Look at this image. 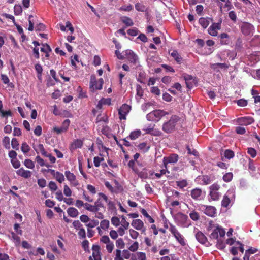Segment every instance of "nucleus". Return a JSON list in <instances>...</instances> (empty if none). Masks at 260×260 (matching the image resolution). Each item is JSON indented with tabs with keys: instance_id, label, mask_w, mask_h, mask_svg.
<instances>
[{
	"instance_id": "nucleus-10",
	"label": "nucleus",
	"mask_w": 260,
	"mask_h": 260,
	"mask_svg": "<svg viewBox=\"0 0 260 260\" xmlns=\"http://www.w3.org/2000/svg\"><path fill=\"white\" fill-rule=\"evenodd\" d=\"M103 82V79L102 78H100L98 81H96L94 78H91L90 82V85L93 89L100 90L102 88Z\"/></svg>"
},
{
	"instance_id": "nucleus-11",
	"label": "nucleus",
	"mask_w": 260,
	"mask_h": 260,
	"mask_svg": "<svg viewBox=\"0 0 260 260\" xmlns=\"http://www.w3.org/2000/svg\"><path fill=\"white\" fill-rule=\"evenodd\" d=\"M202 190L200 188L192 189L190 192L191 197L196 200H201L203 199Z\"/></svg>"
},
{
	"instance_id": "nucleus-36",
	"label": "nucleus",
	"mask_w": 260,
	"mask_h": 260,
	"mask_svg": "<svg viewBox=\"0 0 260 260\" xmlns=\"http://www.w3.org/2000/svg\"><path fill=\"white\" fill-rule=\"evenodd\" d=\"M141 212L145 217L148 218L150 223H153L154 222V220L148 214L144 209H142Z\"/></svg>"
},
{
	"instance_id": "nucleus-62",
	"label": "nucleus",
	"mask_w": 260,
	"mask_h": 260,
	"mask_svg": "<svg viewBox=\"0 0 260 260\" xmlns=\"http://www.w3.org/2000/svg\"><path fill=\"white\" fill-rule=\"evenodd\" d=\"M220 186L217 183H214L209 187L210 191H218Z\"/></svg>"
},
{
	"instance_id": "nucleus-61",
	"label": "nucleus",
	"mask_w": 260,
	"mask_h": 260,
	"mask_svg": "<svg viewBox=\"0 0 260 260\" xmlns=\"http://www.w3.org/2000/svg\"><path fill=\"white\" fill-rule=\"evenodd\" d=\"M151 92L157 95H159L160 94V89L156 86H154L151 88Z\"/></svg>"
},
{
	"instance_id": "nucleus-14",
	"label": "nucleus",
	"mask_w": 260,
	"mask_h": 260,
	"mask_svg": "<svg viewBox=\"0 0 260 260\" xmlns=\"http://www.w3.org/2000/svg\"><path fill=\"white\" fill-rule=\"evenodd\" d=\"M241 30L245 35H250L253 31V26L248 23L244 24L241 26Z\"/></svg>"
},
{
	"instance_id": "nucleus-50",
	"label": "nucleus",
	"mask_w": 260,
	"mask_h": 260,
	"mask_svg": "<svg viewBox=\"0 0 260 260\" xmlns=\"http://www.w3.org/2000/svg\"><path fill=\"white\" fill-rule=\"evenodd\" d=\"M202 180L205 185L209 184L211 183V178L209 176L204 175L202 177Z\"/></svg>"
},
{
	"instance_id": "nucleus-44",
	"label": "nucleus",
	"mask_w": 260,
	"mask_h": 260,
	"mask_svg": "<svg viewBox=\"0 0 260 260\" xmlns=\"http://www.w3.org/2000/svg\"><path fill=\"white\" fill-rule=\"evenodd\" d=\"M116 246L118 248H123L125 246L124 242L122 239H118L116 242Z\"/></svg>"
},
{
	"instance_id": "nucleus-63",
	"label": "nucleus",
	"mask_w": 260,
	"mask_h": 260,
	"mask_svg": "<svg viewBox=\"0 0 260 260\" xmlns=\"http://www.w3.org/2000/svg\"><path fill=\"white\" fill-rule=\"evenodd\" d=\"M111 223L114 225L117 226L120 224L119 219L117 217H113L111 219Z\"/></svg>"
},
{
	"instance_id": "nucleus-19",
	"label": "nucleus",
	"mask_w": 260,
	"mask_h": 260,
	"mask_svg": "<svg viewBox=\"0 0 260 260\" xmlns=\"http://www.w3.org/2000/svg\"><path fill=\"white\" fill-rule=\"evenodd\" d=\"M169 54L177 62L180 63L182 60V57L179 55L178 52L173 50L169 51Z\"/></svg>"
},
{
	"instance_id": "nucleus-13",
	"label": "nucleus",
	"mask_w": 260,
	"mask_h": 260,
	"mask_svg": "<svg viewBox=\"0 0 260 260\" xmlns=\"http://www.w3.org/2000/svg\"><path fill=\"white\" fill-rule=\"evenodd\" d=\"M254 119L251 117H243L238 119V123L241 125H248L254 122Z\"/></svg>"
},
{
	"instance_id": "nucleus-8",
	"label": "nucleus",
	"mask_w": 260,
	"mask_h": 260,
	"mask_svg": "<svg viewBox=\"0 0 260 260\" xmlns=\"http://www.w3.org/2000/svg\"><path fill=\"white\" fill-rule=\"evenodd\" d=\"M125 55V58L127 59L130 62L136 63L138 59L137 56L131 50H126L123 51Z\"/></svg>"
},
{
	"instance_id": "nucleus-37",
	"label": "nucleus",
	"mask_w": 260,
	"mask_h": 260,
	"mask_svg": "<svg viewBox=\"0 0 260 260\" xmlns=\"http://www.w3.org/2000/svg\"><path fill=\"white\" fill-rule=\"evenodd\" d=\"M230 203V200L229 198L226 195L224 196L221 202L222 206L223 207H226L228 206Z\"/></svg>"
},
{
	"instance_id": "nucleus-9",
	"label": "nucleus",
	"mask_w": 260,
	"mask_h": 260,
	"mask_svg": "<svg viewBox=\"0 0 260 260\" xmlns=\"http://www.w3.org/2000/svg\"><path fill=\"white\" fill-rule=\"evenodd\" d=\"M100 247L98 245H93L92 247V254L89 258V260H101L100 252Z\"/></svg>"
},
{
	"instance_id": "nucleus-54",
	"label": "nucleus",
	"mask_w": 260,
	"mask_h": 260,
	"mask_svg": "<svg viewBox=\"0 0 260 260\" xmlns=\"http://www.w3.org/2000/svg\"><path fill=\"white\" fill-rule=\"evenodd\" d=\"M129 234H130V236L133 239H136L137 238V237H138L139 236V233L136 231H135L134 230H133V229H130L129 230Z\"/></svg>"
},
{
	"instance_id": "nucleus-25",
	"label": "nucleus",
	"mask_w": 260,
	"mask_h": 260,
	"mask_svg": "<svg viewBox=\"0 0 260 260\" xmlns=\"http://www.w3.org/2000/svg\"><path fill=\"white\" fill-rule=\"evenodd\" d=\"M136 99L139 100L143 95V90L140 85H137L136 87Z\"/></svg>"
},
{
	"instance_id": "nucleus-4",
	"label": "nucleus",
	"mask_w": 260,
	"mask_h": 260,
	"mask_svg": "<svg viewBox=\"0 0 260 260\" xmlns=\"http://www.w3.org/2000/svg\"><path fill=\"white\" fill-rule=\"evenodd\" d=\"M170 231L174 235L177 241L182 245L184 246L186 244L183 236L178 231L175 226L171 225L170 228Z\"/></svg>"
},
{
	"instance_id": "nucleus-51",
	"label": "nucleus",
	"mask_w": 260,
	"mask_h": 260,
	"mask_svg": "<svg viewBox=\"0 0 260 260\" xmlns=\"http://www.w3.org/2000/svg\"><path fill=\"white\" fill-rule=\"evenodd\" d=\"M233 178V174L232 173H228L223 176V179L225 182L230 181Z\"/></svg>"
},
{
	"instance_id": "nucleus-48",
	"label": "nucleus",
	"mask_w": 260,
	"mask_h": 260,
	"mask_svg": "<svg viewBox=\"0 0 260 260\" xmlns=\"http://www.w3.org/2000/svg\"><path fill=\"white\" fill-rule=\"evenodd\" d=\"M121 218H122V220H121V225L125 230H126L128 228L129 224L127 221H126L125 218L124 216H122Z\"/></svg>"
},
{
	"instance_id": "nucleus-55",
	"label": "nucleus",
	"mask_w": 260,
	"mask_h": 260,
	"mask_svg": "<svg viewBox=\"0 0 260 260\" xmlns=\"http://www.w3.org/2000/svg\"><path fill=\"white\" fill-rule=\"evenodd\" d=\"M247 153L252 157L254 158L256 155V151L253 148H248L247 150Z\"/></svg>"
},
{
	"instance_id": "nucleus-49",
	"label": "nucleus",
	"mask_w": 260,
	"mask_h": 260,
	"mask_svg": "<svg viewBox=\"0 0 260 260\" xmlns=\"http://www.w3.org/2000/svg\"><path fill=\"white\" fill-rule=\"evenodd\" d=\"M190 217L194 221L198 220L199 219L200 216L198 212L192 211L189 214Z\"/></svg>"
},
{
	"instance_id": "nucleus-52",
	"label": "nucleus",
	"mask_w": 260,
	"mask_h": 260,
	"mask_svg": "<svg viewBox=\"0 0 260 260\" xmlns=\"http://www.w3.org/2000/svg\"><path fill=\"white\" fill-rule=\"evenodd\" d=\"M139 247V244L137 242H135L131 246L128 248L129 250L132 252H135L137 250Z\"/></svg>"
},
{
	"instance_id": "nucleus-31",
	"label": "nucleus",
	"mask_w": 260,
	"mask_h": 260,
	"mask_svg": "<svg viewBox=\"0 0 260 260\" xmlns=\"http://www.w3.org/2000/svg\"><path fill=\"white\" fill-rule=\"evenodd\" d=\"M42 47L41 48V51L46 54H48L51 51L50 47L47 44H42Z\"/></svg>"
},
{
	"instance_id": "nucleus-1",
	"label": "nucleus",
	"mask_w": 260,
	"mask_h": 260,
	"mask_svg": "<svg viewBox=\"0 0 260 260\" xmlns=\"http://www.w3.org/2000/svg\"><path fill=\"white\" fill-rule=\"evenodd\" d=\"M179 120L178 116L176 115L172 116L168 122L163 124L162 130L167 133H171L174 130L175 125Z\"/></svg>"
},
{
	"instance_id": "nucleus-3",
	"label": "nucleus",
	"mask_w": 260,
	"mask_h": 260,
	"mask_svg": "<svg viewBox=\"0 0 260 260\" xmlns=\"http://www.w3.org/2000/svg\"><path fill=\"white\" fill-rule=\"evenodd\" d=\"M199 208L206 215L210 217H214L216 213V208L212 206L200 205Z\"/></svg>"
},
{
	"instance_id": "nucleus-21",
	"label": "nucleus",
	"mask_w": 260,
	"mask_h": 260,
	"mask_svg": "<svg viewBox=\"0 0 260 260\" xmlns=\"http://www.w3.org/2000/svg\"><path fill=\"white\" fill-rule=\"evenodd\" d=\"M210 18L202 17L199 19V22L203 28H206L210 24Z\"/></svg>"
},
{
	"instance_id": "nucleus-47",
	"label": "nucleus",
	"mask_w": 260,
	"mask_h": 260,
	"mask_svg": "<svg viewBox=\"0 0 260 260\" xmlns=\"http://www.w3.org/2000/svg\"><path fill=\"white\" fill-rule=\"evenodd\" d=\"M11 240L14 243L16 246L17 247L20 245L21 242L20 238L17 235L14 236V238H12Z\"/></svg>"
},
{
	"instance_id": "nucleus-16",
	"label": "nucleus",
	"mask_w": 260,
	"mask_h": 260,
	"mask_svg": "<svg viewBox=\"0 0 260 260\" xmlns=\"http://www.w3.org/2000/svg\"><path fill=\"white\" fill-rule=\"evenodd\" d=\"M183 78L185 81L186 86L188 88H192L193 83H194L193 77L188 74H184Z\"/></svg>"
},
{
	"instance_id": "nucleus-40",
	"label": "nucleus",
	"mask_w": 260,
	"mask_h": 260,
	"mask_svg": "<svg viewBox=\"0 0 260 260\" xmlns=\"http://www.w3.org/2000/svg\"><path fill=\"white\" fill-rule=\"evenodd\" d=\"M24 165L27 168L33 169L35 167L34 162L30 159H27L24 161Z\"/></svg>"
},
{
	"instance_id": "nucleus-60",
	"label": "nucleus",
	"mask_w": 260,
	"mask_h": 260,
	"mask_svg": "<svg viewBox=\"0 0 260 260\" xmlns=\"http://www.w3.org/2000/svg\"><path fill=\"white\" fill-rule=\"evenodd\" d=\"M14 229L16 233L20 235H22V230L20 229V224L19 223H15L14 225Z\"/></svg>"
},
{
	"instance_id": "nucleus-59",
	"label": "nucleus",
	"mask_w": 260,
	"mask_h": 260,
	"mask_svg": "<svg viewBox=\"0 0 260 260\" xmlns=\"http://www.w3.org/2000/svg\"><path fill=\"white\" fill-rule=\"evenodd\" d=\"M78 234L80 238L84 239L86 237L85 230L84 228H81L79 230Z\"/></svg>"
},
{
	"instance_id": "nucleus-12",
	"label": "nucleus",
	"mask_w": 260,
	"mask_h": 260,
	"mask_svg": "<svg viewBox=\"0 0 260 260\" xmlns=\"http://www.w3.org/2000/svg\"><path fill=\"white\" fill-rule=\"evenodd\" d=\"M64 173L67 180H69L71 184L74 186H77L78 184L76 177L73 173L70 172L69 171H66Z\"/></svg>"
},
{
	"instance_id": "nucleus-18",
	"label": "nucleus",
	"mask_w": 260,
	"mask_h": 260,
	"mask_svg": "<svg viewBox=\"0 0 260 260\" xmlns=\"http://www.w3.org/2000/svg\"><path fill=\"white\" fill-rule=\"evenodd\" d=\"M196 239L201 244H205L207 241V238L201 232H198L196 234Z\"/></svg>"
},
{
	"instance_id": "nucleus-43",
	"label": "nucleus",
	"mask_w": 260,
	"mask_h": 260,
	"mask_svg": "<svg viewBox=\"0 0 260 260\" xmlns=\"http://www.w3.org/2000/svg\"><path fill=\"white\" fill-rule=\"evenodd\" d=\"M111 100L110 98H103L99 102V105H110Z\"/></svg>"
},
{
	"instance_id": "nucleus-26",
	"label": "nucleus",
	"mask_w": 260,
	"mask_h": 260,
	"mask_svg": "<svg viewBox=\"0 0 260 260\" xmlns=\"http://www.w3.org/2000/svg\"><path fill=\"white\" fill-rule=\"evenodd\" d=\"M141 135V132L140 130H136L132 132L129 136V138L131 140H135L138 138Z\"/></svg>"
},
{
	"instance_id": "nucleus-45",
	"label": "nucleus",
	"mask_w": 260,
	"mask_h": 260,
	"mask_svg": "<svg viewBox=\"0 0 260 260\" xmlns=\"http://www.w3.org/2000/svg\"><path fill=\"white\" fill-rule=\"evenodd\" d=\"M109 226V221L107 220H103L101 221L100 226L103 229H107Z\"/></svg>"
},
{
	"instance_id": "nucleus-6",
	"label": "nucleus",
	"mask_w": 260,
	"mask_h": 260,
	"mask_svg": "<svg viewBox=\"0 0 260 260\" xmlns=\"http://www.w3.org/2000/svg\"><path fill=\"white\" fill-rule=\"evenodd\" d=\"M70 123L69 119H66L60 127H55L53 130L57 134H61L67 132Z\"/></svg>"
},
{
	"instance_id": "nucleus-24",
	"label": "nucleus",
	"mask_w": 260,
	"mask_h": 260,
	"mask_svg": "<svg viewBox=\"0 0 260 260\" xmlns=\"http://www.w3.org/2000/svg\"><path fill=\"white\" fill-rule=\"evenodd\" d=\"M209 196L212 200L217 201L219 200L221 194L218 191H210Z\"/></svg>"
},
{
	"instance_id": "nucleus-22",
	"label": "nucleus",
	"mask_w": 260,
	"mask_h": 260,
	"mask_svg": "<svg viewBox=\"0 0 260 260\" xmlns=\"http://www.w3.org/2000/svg\"><path fill=\"white\" fill-rule=\"evenodd\" d=\"M34 148L37 153H38L39 152H40L42 154V155H43L44 156L47 155V153L45 150L44 146L42 144H40L38 145L36 147L34 146Z\"/></svg>"
},
{
	"instance_id": "nucleus-53",
	"label": "nucleus",
	"mask_w": 260,
	"mask_h": 260,
	"mask_svg": "<svg viewBox=\"0 0 260 260\" xmlns=\"http://www.w3.org/2000/svg\"><path fill=\"white\" fill-rule=\"evenodd\" d=\"M99 223V222L98 220H91L90 222L86 224V226L88 227V228H92L96 226H97Z\"/></svg>"
},
{
	"instance_id": "nucleus-17",
	"label": "nucleus",
	"mask_w": 260,
	"mask_h": 260,
	"mask_svg": "<svg viewBox=\"0 0 260 260\" xmlns=\"http://www.w3.org/2000/svg\"><path fill=\"white\" fill-rule=\"evenodd\" d=\"M132 225L137 230H141L144 227V223L140 219H134L132 221Z\"/></svg>"
},
{
	"instance_id": "nucleus-38",
	"label": "nucleus",
	"mask_w": 260,
	"mask_h": 260,
	"mask_svg": "<svg viewBox=\"0 0 260 260\" xmlns=\"http://www.w3.org/2000/svg\"><path fill=\"white\" fill-rule=\"evenodd\" d=\"M32 18H33V16L31 15H29L28 18L29 27L28 28L29 31H32L34 30V20Z\"/></svg>"
},
{
	"instance_id": "nucleus-39",
	"label": "nucleus",
	"mask_w": 260,
	"mask_h": 260,
	"mask_svg": "<svg viewBox=\"0 0 260 260\" xmlns=\"http://www.w3.org/2000/svg\"><path fill=\"white\" fill-rule=\"evenodd\" d=\"M133 9V7L131 4H129L128 5L122 6L119 9V11H131Z\"/></svg>"
},
{
	"instance_id": "nucleus-41",
	"label": "nucleus",
	"mask_w": 260,
	"mask_h": 260,
	"mask_svg": "<svg viewBox=\"0 0 260 260\" xmlns=\"http://www.w3.org/2000/svg\"><path fill=\"white\" fill-rule=\"evenodd\" d=\"M104 160V158L103 157H100L98 156H95L94 157L93 162L94 166L96 167H99L100 165V163Z\"/></svg>"
},
{
	"instance_id": "nucleus-7",
	"label": "nucleus",
	"mask_w": 260,
	"mask_h": 260,
	"mask_svg": "<svg viewBox=\"0 0 260 260\" xmlns=\"http://www.w3.org/2000/svg\"><path fill=\"white\" fill-rule=\"evenodd\" d=\"M178 155L177 154H172L168 157H165L163 158V163L166 168L167 165L169 163H175L178 160Z\"/></svg>"
},
{
	"instance_id": "nucleus-64",
	"label": "nucleus",
	"mask_w": 260,
	"mask_h": 260,
	"mask_svg": "<svg viewBox=\"0 0 260 260\" xmlns=\"http://www.w3.org/2000/svg\"><path fill=\"white\" fill-rule=\"evenodd\" d=\"M14 9V12L16 15L20 14L22 11V9L20 5H15Z\"/></svg>"
},
{
	"instance_id": "nucleus-56",
	"label": "nucleus",
	"mask_w": 260,
	"mask_h": 260,
	"mask_svg": "<svg viewBox=\"0 0 260 260\" xmlns=\"http://www.w3.org/2000/svg\"><path fill=\"white\" fill-rule=\"evenodd\" d=\"M63 193L67 197L71 196L72 191L69 186L67 185L64 186Z\"/></svg>"
},
{
	"instance_id": "nucleus-23",
	"label": "nucleus",
	"mask_w": 260,
	"mask_h": 260,
	"mask_svg": "<svg viewBox=\"0 0 260 260\" xmlns=\"http://www.w3.org/2000/svg\"><path fill=\"white\" fill-rule=\"evenodd\" d=\"M68 214L72 217H76L78 215V211L74 207H70L67 210Z\"/></svg>"
},
{
	"instance_id": "nucleus-5",
	"label": "nucleus",
	"mask_w": 260,
	"mask_h": 260,
	"mask_svg": "<svg viewBox=\"0 0 260 260\" xmlns=\"http://www.w3.org/2000/svg\"><path fill=\"white\" fill-rule=\"evenodd\" d=\"M131 106L124 104H123L118 110V114L120 120L125 119L126 116L131 110Z\"/></svg>"
},
{
	"instance_id": "nucleus-58",
	"label": "nucleus",
	"mask_w": 260,
	"mask_h": 260,
	"mask_svg": "<svg viewBox=\"0 0 260 260\" xmlns=\"http://www.w3.org/2000/svg\"><path fill=\"white\" fill-rule=\"evenodd\" d=\"M216 230L217 232H218V235H219L220 237L224 236L225 234V231L224 230L219 226V225L216 226Z\"/></svg>"
},
{
	"instance_id": "nucleus-28",
	"label": "nucleus",
	"mask_w": 260,
	"mask_h": 260,
	"mask_svg": "<svg viewBox=\"0 0 260 260\" xmlns=\"http://www.w3.org/2000/svg\"><path fill=\"white\" fill-rule=\"evenodd\" d=\"M115 257L114 260H124L122 256V252L119 249H116L114 251Z\"/></svg>"
},
{
	"instance_id": "nucleus-27",
	"label": "nucleus",
	"mask_w": 260,
	"mask_h": 260,
	"mask_svg": "<svg viewBox=\"0 0 260 260\" xmlns=\"http://www.w3.org/2000/svg\"><path fill=\"white\" fill-rule=\"evenodd\" d=\"M83 145V142L79 139L76 140L72 144V147L75 149L79 148H81Z\"/></svg>"
},
{
	"instance_id": "nucleus-15",
	"label": "nucleus",
	"mask_w": 260,
	"mask_h": 260,
	"mask_svg": "<svg viewBox=\"0 0 260 260\" xmlns=\"http://www.w3.org/2000/svg\"><path fill=\"white\" fill-rule=\"evenodd\" d=\"M18 175L20 176L25 178H28L31 176V172L28 170H25L23 168H21L16 171Z\"/></svg>"
},
{
	"instance_id": "nucleus-46",
	"label": "nucleus",
	"mask_w": 260,
	"mask_h": 260,
	"mask_svg": "<svg viewBox=\"0 0 260 260\" xmlns=\"http://www.w3.org/2000/svg\"><path fill=\"white\" fill-rule=\"evenodd\" d=\"M234 156V153L230 150H226L224 152V156L228 159L232 158Z\"/></svg>"
},
{
	"instance_id": "nucleus-57",
	"label": "nucleus",
	"mask_w": 260,
	"mask_h": 260,
	"mask_svg": "<svg viewBox=\"0 0 260 260\" xmlns=\"http://www.w3.org/2000/svg\"><path fill=\"white\" fill-rule=\"evenodd\" d=\"M127 32L130 36H136L138 34V30L136 28L129 29Z\"/></svg>"
},
{
	"instance_id": "nucleus-20",
	"label": "nucleus",
	"mask_w": 260,
	"mask_h": 260,
	"mask_svg": "<svg viewBox=\"0 0 260 260\" xmlns=\"http://www.w3.org/2000/svg\"><path fill=\"white\" fill-rule=\"evenodd\" d=\"M120 20L126 26H131L134 25L132 19L128 17L122 16L121 17Z\"/></svg>"
},
{
	"instance_id": "nucleus-35",
	"label": "nucleus",
	"mask_w": 260,
	"mask_h": 260,
	"mask_svg": "<svg viewBox=\"0 0 260 260\" xmlns=\"http://www.w3.org/2000/svg\"><path fill=\"white\" fill-rule=\"evenodd\" d=\"M138 147L140 149L143 150L144 152H146L149 149L150 146L148 145L146 143L143 142L140 143L138 145Z\"/></svg>"
},
{
	"instance_id": "nucleus-42",
	"label": "nucleus",
	"mask_w": 260,
	"mask_h": 260,
	"mask_svg": "<svg viewBox=\"0 0 260 260\" xmlns=\"http://www.w3.org/2000/svg\"><path fill=\"white\" fill-rule=\"evenodd\" d=\"M11 145L13 149H16L17 150L19 149V144L16 138L12 139L11 141Z\"/></svg>"
},
{
	"instance_id": "nucleus-34",
	"label": "nucleus",
	"mask_w": 260,
	"mask_h": 260,
	"mask_svg": "<svg viewBox=\"0 0 260 260\" xmlns=\"http://www.w3.org/2000/svg\"><path fill=\"white\" fill-rule=\"evenodd\" d=\"M21 151L23 152V153H27L30 150V147L26 142H23L21 145Z\"/></svg>"
},
{
	"instance_id": "nucleus-30",
	"label": "nucleus",
	"mask_w": 260,
	"mask_h": 260,
	"mask_svg": "<svg viewBox=\"0 0 260 260\" xmlns=\"http://www.w3.org/2000/svg\"><path fill=\"white\" fill-rule=\"evenodd\" d=\"M54 177L59 183H62L64 180V177L63 174L59 172H57Z\"/></svg>"
},
{
	"instance_id": "nucleus-32",
	"label": "nucleus",
	"mask_w": 260,
	"mask_h": 260,
	"mask_svg": "<svg viewBox=\"0 0 260 260\" xmlns=\"http://www.w3.org/2000/svg\"><path fill=\"white\" fill-rule=\"evenodd\" d=\"M176 183L177 185L181 189L186 187L188 185L187 180L185 179L176 181Z\"/></svg>"
},
{
	"instance_id": "nucleus-33",
	"label": "nucleus",
	"mask_w": 260,
	"mask_h": 260,
	"mask_svg": "<svg viewBox=\"0 0 260 260\" xmlns=\"http://www.w3.org/2000/svg\"><path fill=\"white\" fill-rule=\"evenodd\" d=\"M136 9L140 12H145L146 11V7L142 4L138 3L135 4Z\"/></svg>"
},
{
	"instance_id": "nucleus-2",
	"label": "nucleus",
	"mask_w": 260,
	"mask_h": 260,
	"mask_svg": "<svg viewBox=\"0 0 260 260\" xmlns=\"http://www.w3.org/2000/svg\"><path fill=\"white\" fill-rule=\"evenodd\" d=\"M167 114V113L163 110H156L147 114L146 118L150 121H158L162 116Z\"/></svg>"
},
{
	"instance_id": "nucleus-29",
	"label": "nucleus",
	"mask_w": 260,
	"mask_h": 260,
	"mask_svg": "<svg viewBox=\"0 0 260 260\" xmlns=\"http://www.w3.org/2000/svg\"><path fill=\"white\" fill-rule=\"evenodd\" d=\"M84 208L88 211H90L92 212H98V209L95 207L94 205H91L88 203H85L84 204Z\"/></svg>"
}]
</instances>
